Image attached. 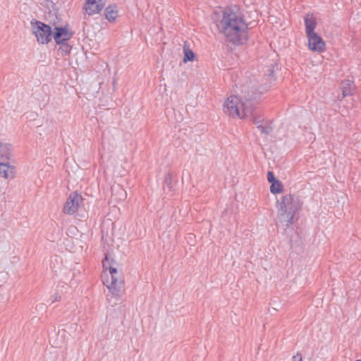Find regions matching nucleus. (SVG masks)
Masks as SVG:
<instances>
[{
  "label": "nucleus",
  "mask_w": 361,
  "mask_h": 361,
  "mask_svg": "<svg viewBox=\"0 0 361 361\" xmlns=\"http://www.w3.org/2000/svg\"><path fill=\"white\" fill-rule=\"evenodd\" d=\"M308 38V46L310 50L315 52H322L325 49V43L322 38L317 33L307 35Z\"/></svg>",
  "instance_id": "0eeeda50"
},
{
  "label": "nucleus",
  "mask_w": 361,
  "mask_h": 361,
  "mask_svg": "<svg viewBox=\"0 0 361 361\" xmlns=\"http://www.w3.org/2000/svg\"><path fill=\"white\" fill-rule=\"evenodd\" d=\"M115 189H117L119 192H121V198L124 199L126 197V191L121 188L119 185H118L116 188H112V191H114Z\"/></svg>",
  "instance_id": "5701e85b"
},
{
  "label": "nucleus",
  "mask_w": 361,
  "mask_h": 361,
  "mask_svg": "<svg viewBox=\"0 0 361 361\" xmlns=\"http://www.w3.org/2000/svg\"><path fill=\"white\" fill-rule=\"evenodd\" d=\"M51 298H53L52 302H56V301H59L61 300V295L57 293L52 295Z\"/></svg>",
  "instance_id": "393cba45"
},
{
  "label": "nucleus",
  "mask_w": 361,
  "mask_h": 361,
  "mask_svg": "<svg viewBox=\"0 0 361 361\" xmlns=\"http://www.w3.org/2000/svg\"><path fill=\"white\" fill-rule=\"evenodd\" d=\"M32 30L38 42L41 44L49 43L53 37L51 28L49 25L36 20L31 21Z\"/></svg>",
  "instance_id": "39448f33"
},
{
  "label": "nucleus",
  "mask_w": 361,
  "mask_h": 361,
  "mask_svg": "<svg viewBox=\"0 0 361 361\" xmlns=\"http://www.w3.org/2000/svg\"><path fill=\"white\" fill-rule=\"evenodd\" d=\"M105 18L109 21H114L118 16L117 6L114 4L108 6L104 11Z\"/></svg>",
  "instance_id": "f8f14e48"
},
{
  "label": "nucleus",
  "mask_w": 361,
  "mask_h": 361,
  "mask_svg": "<svg viewBox=\"0 0 361 361\" xmlns=\"http://www.w3.org/2000/svg\"><path fill=\"white\" fill-rule=\"evenodd\" d=\"M194 58H195V54L193 53V51L189 49H185L184 47L183 61L184 62L191 61L194 59Z\"/></svg>",
  "instance_id": "6ab92c4d"
},
{
  "label": "nucleus",
  "mask_w": 361,
  "mask_h": 361,
  "mask_svg": "<svg viewBox=\"0 0 361 361\" xmlns=\"http://www.w3.org/2000/svg\"><path fill=\"white\" fill-rule=\"evenodd\" d=\"M11 158V145L0 142V160L1 159H9Z\"/></svg>",
  "instance_id": "4468645a"
},
{
  "label": "nucleus",
  "mask_w": 361,
  "mask_h": 361,
  "mask_svg": "<svg viewBox=\"0 0 361 361\" xmlns=\"http://www.w3.org/2000/svg\"><path fill=\"white\" fill-rule=\"evenodd\" d=\"M341 88L343 90V97H346L353 94L354 90L353 82L349 79L341 82Z\"/></svg>",
  "instance_id": "ddd939ff"
},
{
  "label": "nucleus",
  "mask_w": 361,
  "mask_h": 361,
  "mask_svg": "<svg viewBox=\"0 0 361 361\" xmlns=\"http://www.w3.org/2000/svg\"><path fill=\"white\" fill-rule=\"evenodd\" d=\"M104 7L101 0H86L84 9L89 16L99 13Z\"/></svg>",
  "instance_id": "1a4fd4ad"
},
{
  "label": "nucleus",
  "mask_w": 361,
  "mask_h": 361,
  "mask_svg": "<svg viewBox=\"0 0 361 361\" xmlns=\"http://www.w3.org/2000/svg\"><path fill=\"white\" fill-rule=\"evenodd\" d=\"M55 32L53 34V37L56 44L61 43L69 40L73 35V32L70 30L66 26L65 27H56Z\"/></svg>",
  "instance_id": "6e6552de"
},
{
  "label": "nucleus",
  "mask_w": 361,
  "mask_h": 361,
  "mask_svg": "<svg viewBox=\"0 0 361 361\" xmlns=\"http://www.w3.org/2000/svg\"><path fill=\"white\" fill-rule=\"evenodd\" d=\"M305 25L307 35L316 33L314 30L317 25V22L315 18L312 15L307 14L305 17Z\"/></svg>",
  "instance_id": "9b49d317"
},
{
  "label": "nucleus",
  "mask_w": 361,
  "mask_h": 361,
  "mask_svg": "<svg viewBox=\"0 0 361 361\" xmlns=\"http://www.w3.org/2000/svg\"><path fill=\"white\" fill-rule=\"evenodd\" d=\"M274 67L273 66H271V67H269L268 68L267 73H266L267 76L268 77V80H269V83H272L273 82H274L276 80V78L274 75Z\"/></svg>",
  "instance_id": "aec40b11"
},
{
  "label": "nucleus",
  "mask_w": 361,
  "mask_h": 361,
  "mask_svg": "<svg viewBox=\"0 0 361 361\" xmlns=\"http://www.w3.org/2000/svg\"><path fill=\"white\" fill-rule=\"evenodd\" d=\"M257 95H247L245 97V101H242L238 97L231 95L226 101L224 105V112L232 117L240 118H246L252 114L253 100L257 99Z\"/></svg>",
  "instance_id": "f03ea898"
},
{
  "label": "nucleus",
  "mask_w": 361,
  "mask_h": 361,
  "mask_svg": "<svg viewBox=\"0 0 361 361\" xmlns=\"http://www.w3.org/2000/svg\"><path fill=\"white\" fill-rule=\"evenodd\" d=\"M283 190V185L279 180L273 182L270 186V191L273 194L281 193Z\"/></svg>",
  "instance_id": "2eb2a0df"
},
{
  "label": "nucleus",
  "mask_w": 361,
  "mask_h": 361,
  "mask_svg": "<svg viewBox=\"0 0 361 361\" xmlns=\"http://www.w3.org/2000/svg\"><path fill=\"white\" fill-rule=\"evenodd\" d=\"M103 268L109 270L111 274V281L106 279L103 281L109 292L115 297H120V293L123 287V280L121 274L118 272L116 262L114 259L109 260L107 255H105L104 259L102 261Z\"/></svg>",
  "instance_id": "20e7f679"
},
{
  "label": "nucleus",
  "mask_w": 361,
  "mask_h": 361,
  "mask_svg": "<svg viewBox=\"0 0 361 361\" xmlns=\"http://www.w3.org/2000/svg\"><path fill=\"white\" fill-rule=\"evenodd\" d=\"M82 202V197L79 195L77 192L71 193L63 207V212L68 215L73 214L75 212L78 211L79 206Z\"/></svg>",
  "instance_id": "423d86ee"
},
{
  "label": "nucleus",
  "mask_w": 361,
  "mask_h": 361,
  "mask_svg": "<svg viewBox=\"0 0 361 361\" xmlns=\"http://www.w3.org/2000/svg\"><path fill=\"white\" fill-rule=\"evenodd\" d=\"M58 44L59 45V50H61L64 55H68L70 54L72 47L69 45L66 42H63Z\"/></svg>",
  "instance_id": "a211bd4d"
},
{
  "label": "nucleus",
  "mask_w": 361,
  "mask_h": 361,
  "mask_svg": "<svg viewBox=\"0 0 361 361\" xmlns=\"http://www.w3.org/2000/svg\"><path fill=\"white\" fill-rule=\"evenodd\" d=\"M164 183L170 190L172 189L173 186H172V175L171 174L168 173L166 176L165 180H164Z\"/></svg>",
  "instance_id": "412c9836"
},
{
  "label": "nucleus",
  "mask_w": 361,
  "mask_h": 361,
  "mask_svg": "<svg viewBox=\"0 0 361 361\" xmlns=\"http://www.w3.org/2000/svg\"><path fill=\"white\" fill-rule=\"evenodd\" d=\"M217 27L226 39L234 45H242L247 41L248 23L237 6L224 8Z\"/></svg>",
  "instance_id": "f257e3e1"
},
{
  "label": "nucleus",
  "mask_w": 361,
  "mask_h": 361,
  "mask_svg": "<svg viewBox=\"0 0 361 361\" xmlns=\"http://www.w3.org/2000/svg\"><path fill=\"white\" fill-rule=\"evenodd\" d=\"M279 221L288 228L294 222V216L300 209L297 197L292 195H286L277 200Z\"/></svg>",
  "instance_id": "7ed1b4c3"
},
{
  "label": "nucleus",
  "mask_w": 361,
  "mask_h": 361,
  "mask_svg": "<svg viewBox=\"0 0 361 361\" xmlns=\"http://www.w3.org/2000/svg\"><path fill=\"white\" fill-rule=\"evenodd\" d=\"M267 180L269 183H272L273 182L276 181L277 179L275 178L274 174L272 171H268Z\"/></svg>",
  "instance_id": "4be33fe9"
},
{
  "label": "nucleus",
  "mask_w": 361,
  "mask_h": 361,
  "mask_svg": "<svg viewBox=\"0 0 361 361\" xmlns=\"http://www.w3.org/2000/svg\"><path fill=\"white\" fill-rule=\"evenodd\" d=\"M15 176V167L9 163L0 161V177L5 179H12Z\"/></svg>",
  "instance_id": "9d476101"
},
{
  "label": "nucleus",
  "mask_w": 361,
  "mask_h": 361,
  "mask_svg": "<svg viewBox=\"0 0 361 361\" xmlns=\"http://www.w3.org/2000/svg\"><path fill=\"white\" fill-rule=\"evenodd\" d=\"M293 361H302V355L298 353L295 355L293 357Z\"/></svg>",
  "instance_id": "b1692460"
},
{
  "label": "nucleus",
  "mask_w": 361,
  "mask_h": 361,
  "mask_svg": "<svg viewBox=\"0 0 361 361\" xmlns=\"http://www.w3.org/2000/svg\"><path fill=\"white\" fill-rule=\"evenodd\" d=\"M257 128L261 132V133L266 135H269L272 131V127L270 126V124L268 123L267 121L264 123L258 126Z\"/></svg>",
  "instance_id": "f3484780"
},
{
  "label": "nucleus",
  "mask_w": 361,
  "mask_h": 361,
  "mask_svg": "<svg viewBox=\"0 0 361 361\" xmlns=\"http://www.w3.org/2000/svg\"><path fill=\"white\" fill-rule=\"evenodd\" d=\"M252 117V123L257 127L259 125H262V123H264L266 121H264V118L262 117L259 115H257L254 110L252 109V114H249L247 117Z\"/></svg>",
  "instance_id": "dca6fc26"
}]
</instances>
